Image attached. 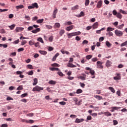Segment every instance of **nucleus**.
Segmentation results:
<instances>
[{
  "mask_svg": "<svg viewBox=\"0 0 127 127\" xmlns=\"http://www.w3.org/2000/svg\"><path fill=\"white\" fill-rule=\"evenodd\" d=\"M80 34H81V32L80 31L72 32V33L67 34V37L68 38H71V37L73 36H77L78 35H80Z\"/></svg>",
  "mask_w": 127,
  "mask_h": 127,
  "instance_id": "f257e3e1",
  "label": "nucleus"
},
{
  "mask_svg": "<svg viewBox=\"0 0 127 127\" xmlns=\"http://www.w3.org/2000/svg\"><path fill=\"white\" fill-rule=\"evenodd\" d=\"M43 87H41L40 86L37 85L33 88L32 91L39 92H41V91H43Z\"/></svg>",
  "mask_w": 127,
  "mask_h": 127,
  "instance_id": "f03ea898",
  "label": "nucleus"
},
{
  "mask_svg": "<svg viewBox=\"0 0 127 127\" xmlns=\"http://www.w3.org/2000/svg\"><path fill=\"white\" fill-rule=\"evenodd\" d=\"M103 64L104 63H103V62L97 61V68H98V69H103V68H104V66L103 65Z\"/></svg>",
  "mask_w": 127,
  "mask_h": 127,
  "instance_id": "7ed1b4c3",
  "label": "nucleus"
},
{
  "mask_svg": "<svg viewBox=\"0 0 127 127\" xmlns=\"http://www.w3.org/2000/svg\"><path fill=\"white\" fill-rule=\"evenodd\" d=\"M115 33L117 36H122L123 34V32L119 31V30H115Z\"/></svg>",
  "mask_w": 127,
  "mask_h": 127,
  "instance_id": "20e7f679",
  "label": "nucleus"
},
{
  "mask_svg": "<svg viewBox=\"0 0 127 127\" xmlns=\"http://www.w3.org/2000/svg\"><path fill=\"white\" fill-rule=\"evenodd\" d=\"M102 5H103V0H100L97 2L96 7H97V8H101Z\"/></svg>",
  "mask_w": 127,
  "mask_h": 127,
  "instance_id": "39448f33",
  "label": "nucleus"
},
{
  "mask_svg": "<svg viewBox=\"0 0 127 127\" xmlns=\"http://www.w3.org/2000/svg\"><path fill=\"white\" fill-rule=\"evenodd\" d=\"M81 75L82 76H79L78 77V79H80L83 81H85V80H86V74H85L84 73H81Z\"/></svg>",
  "mask_w": 127,
  "mask_h": 127,
  "instance_id": "423d86ee",
  "label": "nucleus"
},
{
  "mask_svg": "<svg viewBox=\"0 0 127 127\" xmlns=\"http://www.w3.org/2000/svg\"><path fill=\"white\" fill-rule=\"evenodd\" d=\"M112 64H113V63L111 62V61L108 60L106 62V66L107 68H109V67H111L112 66Z\"/></svg>",
  "mask_w": 127,
  "mask_h": 127,
  "instance_id": "0eeeda50",
  "label": "nucleus"
},
{
  "mask_svg": "<svg viewBox=\"0 0 127 127\" xmlns=\"http://www.w3.org/2000/svg\"><path fill=\"white\" fill-rule=\"evenodd\" d=\"M57 12H58V9H57V8H55L53 14V18H56V14Z\"/></svg>",
  "mask_w": 127,
  "mask_h": 127,
  "instance_id": "6e6552de",
  "label": "nucleus"
},
{
  "mask_svg": "<svg viewBox=\"0 0 127 127\" xmlns=\"http://www.w3.org/2000/svg\"><path fill=\"white\" fill-rule=\"evenodd\" d=\"M84 120L83 119H78V118H76L75 121V123H76V124H80V123H82V122H84Z\"/></svg>",
  "mask_w": 127,
  "mask_h": 127,
  "instance_id": "1a4fd4ad",
  "label": "nucleus"
},
{
  "mask_svg": "<svg viewBox=\"0 0 127 127\" xmlns=\"http://www.w3.org/2000/svg\"><path fill=\"white\" fill-rule=\"evenodd\" d=\"M74 28V25H71L68 27H67L65 28V30H66V31H70V30H72V29H73Z\"/></svg>",
  "mask_w": 127,
  "mask_h": 127,
  "instance_id": "9d476101",
  "label": "nucleus"
},
{
  "mask_svg": "<svg viewBox=\"0 0 127 127\" xmlns=\"http://www.w3.org/2000/svg\"><path fill=\"white\" fill-rule=\"evenodd\" d=\"M23 29H24V28L17 27L15 29V31H16V32H19V31H23Z\"/></svg>",
  "mask_w": 127,
  "mask_h": 127,
  "instance_id": "9b49d317",
  "label": "nucleus"
},
{
  "mask_svg": "<svg viewBox=\"0 0 127 127\" xmlns=\"http://www.w3.org/2000/svg\"><path fill=\"white\" fill-rule=\"evenodd\" d=\"M114 80H121V77L120 73H117V76L114 77Z\"/></svg>",
  "mask_w": 127,
  "mask_h": 127,
  "instance_id": "f8f14e48",
  "label": "nucleus"
},
{
  "mask_svg": "<svg viewBox=\"0 0 127 127\" xmlns=\"http://www.w3.org/2000/svg\"><path fill=\"white\" fill-rule=\"evenodd\" d=\"M98 25H99V23L98 22L94 23L92 25V27L93 29H96V28H98Z\"/></svg>",
  "mask_w": 127,
  "mask_h": 127,
  "instance_id": "ddd939ff",
  "label": "nucleus"
},
{
  "mask_svg": "<svg viewBox=\"0 0 127 127\" xmlns=\"http://www.w3.org/2000/svg\"><path fill=\"white\" fill-rule=\"evenodd\" d=\"M67 67H69L70 68H75L76 67L75 65H74L72 64L68 63L67 65Z\"/></svg>",
  "mask_w": 127,
  "mask_h": 127,
  "instance_id": "4468645a",
  "label": "nucleus"
},
{
  "mask_svg": "<svg viewBox=\"0 0 127 127\" xmlns=\"http://www.w3.org/2000/svg\"><path fill=\"white\" fill-rule=\"evenodd\" d=\"M94 98L97 99V100H99V101L103 100V97L100 95H94Z\"/></svg>",
  "mask_w": 127,
  "mask_h": 127,
  "instance_id": "2eb2a0df",
  "label": "nucleus"
},
{
  "mask_svg": "<svg viewBox=\"0 0 127 127\" xmlns=\"http://www.w3.org/2000/svg\"><path fill=\"white\" fill-rule=\"evenodd\" d=\"M40 28H38L37 29H36L35 30H34L33 31H32V33H37V32H39L40 31Z\"/></svg>",
  "mask_w": 127,
  "mask_h": 127,
  "instance_id": "dca6fc26",
  "label": "nucleus"
},
{
  "mask_svg": "<svg viewBox=\"0 0 127 127\" xmlns=\"http://www.w3.org/2000/svg\"><path fill=\"white\" fill-rule=\"evenodd\" d=\"M37 83H38V80L37 78H35L34 79V82L33 83V86H36L37 85Z\"/></svg>",
  "mask_w": 127,
  "mask_h": 127,
  "instance_id": "f3484780",
  "label": "nucleus"
},
{
  "mask_svg": "<svg viewBox=\"0 0 127 127\" xmlns=\"http://www.w3.org/2000/svg\"><path fill=\"white\" fill-rule=\"evenodd\" d=\"M51 71H59V68L57 67H50Z\"/></svg>",
  "mask_w": 127,
  "mask_h": 127,
  "instance_id": "a211bd4d",
  "label": "nucleus"
},
{
  "mask_svg": "<svg viewBox=\"0 0 127 127\" xmlns=\"http://www.w3.org/2000/svg\"><path fill=\"white\" fill-rule=\"evenodd\" d=\"M39 53H40V54H42V55H46L47 54V52L45 51H39Z\"/></svg>",
  "mask_w": 127,
  "mask_h": 127,
  "instance_id": "6ab92c4d",
  "label": "nucleus"
},
{
  "mask_svg": "<svg viewBox=\"0 0 127 127\" xmlns=\"http://www.w3.org/2000/svg\"><path fill=\"white\" fill-rule=\"evenodd\" d=\"M64 33H65V30H64V29L61 30V31L59 32V34H60V36H62V35H63V34H64Z\"/></svg>",
  "mask_w": 127,
  "mask_h": 127,
  "instance_id": "aec40b11",
  "label": "nucleus"
},
{
  "mask_svg": "<svg viewBox=\"0 0 127 127\" xmlns=\"http://www.w3.org/2000/svg\"><path fill=\"white\" fill-rule=\"evenodd\" d=\"M104 115H105V116H106V117H111V116H112V114H111V113L109 112H104Z\"/></svg>",
  "mask_w": 127,
  "mask_h": 127,
  "instance_id": "412c9836",
  "label": "nucleus"
},
{
  "mask_svg": "<svg viewBox=\"0 0 127 127\" xmlns=\"http://www.w3.org/2000/svg\"><path fill=\"white\" fill-rule=\"evenodd\" d=\"M32 5H33V8H38L39 7L38 4H37V3H34L32 4Z\"/></svg>",
  "mask_w": 127,
  "mask_h": 127,
  "instance_id": "4be33fe9",
  "label": "nucleus"
},
{
  "mask_svg": "<svg viewBox=\"0 0 127 127\" xmlns=\"http://www.w3.org/2000/svg\"><path fill=\"white\" fill-rule=\"evenodd\" d=\"M109 90H110L113 93V94H115V93H116V90H115V89H114V88L112 87H109L108 88Z\"/></svg>",
  "mask_w": 127,
  "mask_h": 127,
  "instance_id": "5701e85b",
  "label": "nucleus"
},
{
  "mask_svg": "<svg viewBox=\"0 0 127 127\" xmlns=\"http://www.w3.org/2000/svg\"><path fill=\"white\" fill-rule=\"evenodd\" d=\"M24 7V6L23 5H18V6H16V8L17 9L23 8Z\"/></svg>",
  "mask_w": 127,
  "mask_h": 127,
  "instance_id": "b1692460",
  "label": "nucleus"
},
{
  "mask_svg": "<svg viewBox=\"0 0 127 127\" xmlns=\"http://www.w3.org/2000/svg\"><path fill=\"white\" fill-rule=\"evenodd\" d=\"M73 23L71 21H66L64 23V25H72Z\"/></svg>",
  "mask_w": 127,
  "mask_h": 127,
  "instance_id": "393cba45",
  "label": "nucleus"
},
{
  "mask_svg": "<svg viewBox=\"0 0 127 127\" xmlns=\"http://www.w3.org/2000/svg\"><path fill=\"white\" fill-rule=\"evenodd\" d=\"M78 8H79V5H76L71 8V10H75V9H78Z\"/></svg>",
  "mask_w": 127,
  "mask_h": 127,
  "instance_id": "a878e982",
  "label": "nucleus"
},
{
  "mask_svg": "<svg viewBox=\"0 0 127 127\" xmlns=\"http://www.w3.org/2000/svg\"><path fill=\"white\" fill-rule=\"evenodd\" d=\"M38 41H39V42H41V43H44V41H43V39L41 37H39L37 39Z\"/></svg>",
  "mask_w": 127,
  "mask_h": 127,
  "instance_id": "bb28decb",
  "label": "nucleus"
},
{
  "mask_svg": "<svg viewBox=\"0 0 127 127\" xmlns=\"http://www.w3.org/2000/svg\"><path fill=\"white\" fill-rule=\"evenodd\" d=\"M106 45L107 46V47H111V46H112V44H111L110 42L107 41L106 42Z\"/></svg>",
  "mask_w": 127,
  "mask_h": 127,
  "instance_id": "cd10ccee",
  "label": "nucleus"
},
{
  "mask_svg": "<svg viewBox=\"0 0 127 127\" xmlns=\"http://www.w3.org/2000/svg\"><path fill=\"white\" fill-rule=\"evenodd\" d=\"M43 21H44V19H41L37 20L36 22H37V23H42V22H43Z\"/></svg>",
  "mask_w": 127,
  "mask_h": 127,
  "instance_id": "c85d7f7f",
  "label": "nucleus"
},
{
  "mask_svg": "<svg viewBox=\"0 0 127 127\" xmlns=\"http://www.w3.org/2000/svg\"><path fill=\"white\" fill-rule=\"evenodd\" d=\"M113 30H115L114 28H113L111 27H109L107 28V31L109 32V31H113Z\"/></svg>",
  "mask_w": 127,
  "mask_h": 127,
  "instance_id": "c756f323",
  "label": "nucleus"
},
{
  "mask_svg": "<svg viewBox=\"0 0 127 127\" xmlns=\"http://www.w3.org/2000/svg\"><path fill=\"white\" fill-rule=\"evenodd\" d=\"M9 28L11 29V30H13V29H14V27H15V24H13L11 26H8Z\"/></svg>",
  "mask_w": 127,
  "mask_h": 127,
  "instance_id": "7c9ffc66",
  "label": "nucleus"
},
{
  "mask_svg": "<svg viewBox=\"0 0 127 127\" xmlns=\"http://www.w3.org/2000/svg\"><path fill=\"white\" fill-rule=\"evenodd\" d=\"M90 3V0H85V6H88Z\"/></svg>",
  "mask_w": 127,
  "mask_h": 127,
  "instance_id": "2f4dec72",
  "label": "nucleus"
},
{
  "mask_svg": "<svg viewBox=\"0 0 127 127\" xmlns=\"http://www.w3.org/2000/svg\"><path fill=\"white\" fill-rule=\"evenodd\" d=\"M54 27H56V28H59V27H60V23H56Z\"/></svg>",
  "mask_w": 127,
  "mask_h": 127,
  "instance_id": "473e14b6",
  "label": "nucleus"
},
{
  "mask_svg": "<svg viewBox=\"0 0 127 127\" xmlns=\"http://www.w3.org/2000/svg\"><path fill=\"white\" fill-rule=\"evenodd\" d=\"M82 93H83V90H82V89H77L76 92V94H81Z\"/></svg>",
  "mask_w": 127,
  "mask_h": 127,
  "instance_id": "72a5a7b5",
  "label": "nucleus"
},
{
  "mask_svg": "<svg viewBox=\"0 0 127 127\" xmlns=\"http://www.w3.org/2000/svg\"><path fill=\"white\" fill-rule=\"evenodd\" d=\"M49 84H50L51 85H55V84H56V81H55L53 80H50L49 82Z\"/></svg>",
  "mask_w": 127,
  "mask_h": 127,
  "instance_id": "f704fd0d",
  "label": "nucleus"
},
{
  "mask_svg": "<svg viewBox=\"0 0 127 127\" xmlns=\"http://www.w3.org/2000/svg\"><path fill=\"white\" fill-rule=\"evenodd\" d=\"M124 26H125V24H122L117 26V28H118V29H122V28H123L124 27Z\"/></svg>",
  "mask_w": 127,
  "mask_h": 127,
  "instance_id": "c9c22d12",
  "label": "nucleus"
},
{
  "mask_svg": "<svg viewBox=\"0 0 127 127\" xmlns=\"http://www.w3.org/2000/svg\"><path fill=\"white\" fill-rule=\"evenodd\" d=\"M117 17L121 19V18L123 17V15H122L120 13H118L117 14Z\"/></svg>",
  "mask_w": 127,
  "mask_h": 127,
  "instance_id": "e433bc0d",
  "label": "nucleus"
},
{
  "mask_svg": "<svg viewBox=\"0 0 127 127\" xmlns=\"http://www.w3.org/2000/svg\"><path fill=\"white\" fill-rule=\"evenodd\" d=\"M84 15H85V13H84V12L81 11L80 12V14L78 15V17H81L82 16H84Z\"/></svg>",
  "mask_w": 127,
  "mask_h": 127,
  "instance_id": "4c0bfd02",
  "label": "nucleus"
},
{
  "mask_svg": "<svg viewBox=\"0 0 127 127\" xmlns=\"http://www.w3.org/2000/svg\"><path fill=\"white\" fill-rule=\"evenodd\" d=\"M120 12L121 13H123V14H127V12L124 10H123L122 9L120 10Z\"/></svg>",
  "mask_w": 127,
  "mask_h": 127,
  "instance_id": "58836bf2",
  "label": "nucleus"
},
{
  "mask_svg": "<svg viewBox=\"0 0 127 127\" xmlns=\"http://www.w3.org/2000/svg\"><path fill=\"white\" fill-rule=\"evenodd\" d=\"M27 74H28V75H29L30 76H32V75H33V70L28 71V72H27Z\"/></svg>",
  "mask_w": 127,
  "mask_h": 127,
  "instance_id": "ea45409f",
  "label": "nucleus"
},
{
  "mask_svg": "<svg viewBox=\"0 0 127 127\" xmlns=\"http://www.w3.org/2000/svg\"><path fill=\"white\" fill-rule=\"evenodd\" d=\"M93 57V56L89 55H87L86 57V59H87L88 60L91 59V58H92Z\"/></svg>",
  "mask_w": 127,
  "mask_h": 127,
  "instance_id": "a19ab883",
  "label": "nucleus"
},
{
  "mask_svg": "<svg viewBox=\"0 0 127 127\" xmlns=\"http://www.w3.org/2000/svg\"><path fill=\"white\" fill-rule=\"evenodd\" d=\"M106 35H108V36H113V32H109L106 33Z\"/></svg>",
  "mask_w": 127,
  "mask_h": 127,
  "instance_id": "79ce46f5",
  "label": "nucleus"
},
{
  "mask_svg": "<svg viewBox=\"0 0 127 127\" xmlns=\"http://www.w3.org/2000/svg\"><path fill=\"white\" fill-rule=\"evenodd\" d=\"M23 89V87H22V85H20L18 87H17L16 90L17 91H20V90H22Z\"/></svg>",
  "mask_w": 127,
  "mask_h": 127,
  "instance_id": "37998d69",
  "label": "nucleus"
},
{
  "mask_svg": "<svg viewBox=\"0 0 127 127\" xmlns=\"http://www.w3.org/2000/svg\"><path fill=\"white\" fill-rule=\"evenodd\" d=\"M126 45H127V41L121 44V47H123L124 46H126Z\"/></svg>",
  "mask_w": 127,
  "mask_h": 127,
  "instance_id": "c03bdc74",
  "label": "nucleus"
},
{
  "mask_svg": "<svg viewBox=\"0 0 127 127\" xmlns=\"http://www.w3.org/2000/svg\"><path fill=\"white\" fill-rule=\"evenodd\" d=\"M27 96H28L27 93H24L21 95L20 97L21 98H25V97H27Z\"/></svg>",
  "mask_w": 127,
  "mask_h": 127,
  "instance_id": "a18cd8bd",
  "label": "nucleus"
},
{
  "mask_svg": "<svg viewBox=\"0 0 127 127\" xmlns=\"http://www.w3.org/2000/svg\"><path fill=\"white\" fill-rule=\"evenodd\" d=\"M29 44L31 46H32V45H34V41H30L29 42Z\"/></svg>",
  "mask_w": 127,
  "mask_h": 127,
  "instance_id": "49530a36",
  "label": "nucleus"
},
{
  "mask_svg": "<svg viewBox=\"0 0 127 127\" xmlns=\"http://www.w3.org/2000/svg\"><path fill=\"white\" fill-rule=\"evenodd\" d=\"M46 27L47 28V29H52L53 27L51 25H46Z\"/></svg>",
  "mask_w": 127,
  "mask_h": 127,
  "instance_id": "de8ad7c7",
  "label": "nucleus"
},
{
  "mask_svg": "<svg viewBox=\"0 0 127 127\" xmlns=\"http://www.w3.org/2000/svg\"><path fill=\"white\" fill-rule=\"evenodd\" d=\"M49 41L50 42H52V41H53V36H51L49 38Z\"/></svg>",
  "mask_w": 127,
  "mask_h": 127,
  "instance_id": "09e8293b",
  "label": "nucleus"
},
{
  "mask_svg": "<svg viewBox=\"0 0 127 127\" xmlns=\"http://www.w3.org/2000/svg\"><path fill=\"white\" fill-rule=\"evenodd\" d=\"M60 105H61L62 106H65L66 105V102L64 101H62L59 102Z\"/></svg>",
  "mask_w": 127,
  "mask_h": 127,
  "instance_id": "8fccbe9b",
  "label": "nucleus"
},
{
  "mask_svg": "<svg viewBox=\"0 0 127 127\" xmlns=\"http://www.w3.org/2000/svg\"><path fill=\"white\" fill-rule=\"evenodd\" d=\"M27 68H28L29 69H33V66H32V65L31 64H28L27 65Z\"/></svg>",
  "mask_w": 127,
  "mask_h": 127,
  "instance_id": "3c124183",
  "label": "nucleus"
},
{
  "mask_svg": "<svg viewBox=\"0 0 127 127\" xmlns=\"http://www.w3.org/2000/svg\"><path fill=\"white\" fill-rule=\"evenodd\" d=\"M119 123L118 122V121L117 120H113V125L114 126H117Z\"/></svg>",
  "mask_w": 127,
  "mask_h": 127,
  "instance_id": "603ef678",
  "label": "nucleus"
},
{
  "mask_svg": "<svg viewBox=\"0 0 127 127\" xmlns=\"http://www.w3.org/2000/svg\"><path fill=\"white\" fill-rule=\"evenodd\" d=\"M91 61L92 62H96L98 61V59L97 58H94L92 59Z\"/></svg>",
  "mask_w": 127,
  "mask_h": 127,
  "instance_id": "864d4df0",
  "label": "nucleus"
},
{
  "mask_svg": "<svg viewBox=\"0 0 127 127\" xmlns=\"http://www.w3.org/2000/svg\"><path fill=\"white\" fill-rule=\"evenodd\" d=\"M27 43V42L25 40H23L21 42V45H25V44H26Z\"/></svg>",
  "mask_w": 127,
  "mask_h": 127,
  "instance_id": "5fc2aeb1",
  "label": "nucleus"
},
{
  "mask_svg": "<svg viewBox=\"0 0 127 127\" xmlns=\"http://www.w3.org/2000/svg\"><path fill=\"white\" fill-rule=\"evenodd\" d=\"M59 71L58 72V75H59V76H63V75L64 74H63V73H62V72L60 71V70H59Z\"/></svg>",
  "mask_w": 127,
  "mask_h": 127,
  "instance_id": "6e6d98bb",
  "label": "nucleus"
},
{
  "mask_svg": "<svg viewBox=\"0 0 127 127\" xmlns=\"http://www.w3.org/2000/svg\"><path fill=\"white\" fill-rule=\"evenodd\" d=\"M26 123H29V124H33L34 123V121L32 120H30L29 121H26Z\"/></svg>",
  "mask_w": 127,
  "mask_h": 127,
  "instance_id": "4d7b16f0",
  "label": "nucleus"
},
{
  "mask_svg": "<svg viewBox=\"0 0 127 127\" xmlns=\"http://www.w3.org/2000/svg\"><path fill=\"white\" fill-rule=\"evenodd\" d=\"M37 19H38V17L35 16L32 18V20L35 21V20H37Z\"/></svg>",
  "mask_w": 127,
  "mask_h": 127,
  "instance_id": "13d9d810",
  "label": "nucleus"
},
{
  "mask_svg": "<svg viewBox=\"0 0 127 127\" xmlns=\"http://www.w3.org/2000/svg\"><path fill=\"white\" fill-rule=\"evenodd\" d=\"M90 74H91L92 75H95V70H90Z\"/></svg>",
  "mask_w": 127,
  "mask_h": 127,
  "instance_id": "bf43d9fd",
  "label": "nucleus"
},
{
  "mask_svg": "<svg viewBox=\"0 0 127 127\" xmlns=\"http://www.w3.org/2000/svg\"><path fill=\"white\" fill-rule=\"evenodd\" d=\"M7 10H8V9H0V12H3L4 11H7Z\"/></svg>",
  "mask_w": 127,
  "mask_h": 127,
  "instance_id": "052dcab7",
  "label": "nucleus"
},
{
  "mask_svg": "<svg viewBox=\"0 0 127 127\" xmlns=\"http://www.w3.org/2000/svg\"><path fill=\"white\" fill-rule=\"evenodd\" d=\"M10 56H16V52L11 53Z\"/></svg>",
  "mask_w": 127,
  "mask_h": 127,
  "instance_id": "680f3d73",
  "label": "nucleus"
},
{
  "mask_svg": "<svg viewBox=\"0 0 127 127\" xmlns=\"http://www.w3.org/2000/svg\"><path fill=\"white\" fill-rule=\"evenodd\" d=\"M28 31H30V30H32L33 29V26H29L28 27Z\"/></svg>",
  "mask_w": 127,
  "mask_h": 127,
  "instance_id": "e2e57ef3",
  "label": "nucleus"
},
{
  "mask_svg": "<svg viewBox=\"0 0 127 127\" xmlns=\"http://www.w3.org/2000/svg\"><path fill=\"white\" fill-rule=\"evenodd\" d=\"M27 116L28 117H33L34 116V114L33 113H29L27 114Z\"/></svg>",
  "mask_w": 127,
  "mask_h": 127,
  "instance_id": "0e129e2a",
  "label": "nucleus"
},
{
  "mask_svg": "<svg viewBox=\"0 0 127 127\" xmlns=\"http://www.w3.org/2000/svg\"><path fill=\"white\" fill-rule=\"evenodd\" d=\"M40 43L39 42H37L34 45L35 46V47H38L40 45Z\"/></svg>",
  "mask_w": 127,
  "mask_h": 127,
  "instance_id": "69168bd1",
  "label": "nucleus"
},
{
  "mask_svg": "<svg viewBox=\"0 0 127 127\" xmlns=\"http://www.w3.org/2000/svg\"><path fill=\"white\" fill-rule=\"evenodd\" d=\"M54 48L51 47H48V50L49 51H53Z\"/></svg>",
  "mask_w": 127,
  "mask_h": 127,
  "instance_id": "338daca9",
  "label": "nucleus"
},
{
  "mask_svg": "<svg viewBox=\"0 0 127 127\" xmlns=\"http://www.w3.org/2000/svg\"><path fill=\"white\" fill-rule=\"evenodd\" d=\"M8 126L7 125V124H2L1 126V127H7Z\"/></svg>",
  "mask_w": 127,
  "mask_h": 127,
  "instance_id": "774afa93",
  "label": "nucleus"
}]
</instances>
